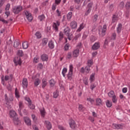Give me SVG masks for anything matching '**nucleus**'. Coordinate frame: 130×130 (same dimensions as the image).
Wrapping results in <instances>:
<instances>
[{"label":"nucleus","instance_id":"nucleus-1","mask_svg":"<svg viewBox=\"0 0 130 130\" xmlns=\"http://www.w3.org/2000/svg\"><path fill=\"white\" fill-rule=\"evenodd\" d=\"M9 114L11 117H12L13 120L15 125H19L21 123V121L19 119L18 117V115L17 113L14 110H11L10 111Z\"/></svg>","mask_w":130,"mask_h":130},{"label":"nucleus","instance_id":"nucleus-2","mask_svg":"<svg viewBox=\"0 0 130 130\" xmlns=\"http://www.w3.org/2000/svg\"><path fill=\"white\" fill-rule=\"evenodd\" d=\"M23 11V6L19 5L17 6H14L12 8V12L15 15H18L19 13H21Z\"/></svg>","mask_w":130,"mask_h":130},{"label":"nucleus","instance_id":"nucleus-3","mask_svg":"<svg viewBox=\"0 0 130 130\" xmlns=\"http://www.w3.org/2000/svg\"><path fill=\"white\" fill-rule=\"evenodd\" d=\"M69 124L70 127L72 129L75 130L78 128V125L77 124V123H76V121H75V120L73 119V118H70L69 120Z\"/></svg>","mask_w":130,"mask_h":130},{"label":"nucleus","instance_id":"nucleus-4","mask_svg":"<svg viewBox=\"0 0 130 130\" xmlns=\"http://www.w3.org/2000/svg\"><path fill=\"white\" fill-rule=\"evenodd\" d=\"M74 70V67L73 65L71 64L70 66V69L68 74H67V78L69 81H72L73 80V72Z\"/></svg>","mask_w":130,"mask_h":130},{"label":"nucleus","instance_id":"nucleus-5","mask_svg":"<svg viewBox=\"0 0 130 130\" xmlns=\"http://www.w3.org/2000/svg\"><path fill=\"white\" fill-rule=\"evenodd\" d=\"M93 2H90L87 4L86 8L87 10L85 13V16H88L90 13H91V11H92V8H93Z\"/></svg>","mask_w":130,"mask_h":130},{"label":"nucleus","instance_id":"nucleus-6","mask_svg":"<svg viewBox=\"0 0 130 130\" xmlns=\"http://www.w3.org/2000/svg\"><path fill=\"white\" fill-rule=\"evenodd\" d=\"M112 126L114 129H123V125L122 124L113 123Z\"/></svg>","mask_w":130,"mask_h":130},{"label":"nucleus","instance_id":"nucleus-7","mask_svg":"<svg viewBox=\"0 0 130 130\" xmlns=\"http://www.w3.org/2000/svg\"><path fill=\"white\" fill-rule=\"evenodd\" d=\"M107 31V25H106V24H104L103 25V28H102V32L100 34V36H101V37H104V36L106 35Z\"/></svg>","mask_w":130,"mask_h":130},{"label":"nucleus","instance_id":"nucleus-8","mask_svg":"<svg viewBox=\"0 0 130 130\" xmlns=\"http://www.w3.org/2000/svg\"><path fill=\"white\" fill-rule=\"evenodd\" d=\"M19 109L18 110V113L20 116H23V115H22V112H21V110H22V109L24 108V105L23 104V102L20 101L19 102Z\"/></svg>","mask_w":130,"mask_h":130},{"label":"nucleus","instance_id":"nucleus-9","mask_svg":"<svg viewBox=\"0 0 130 130\" xmlns=\"http://www.w3.org/2000/svg\"><path fill=\"white\" fill-rule=\"evenodd\" d=\"M5 101H6V104L7 106V107L8 109H11L12 108V106L10 105V100H9V98H8V95L6 94L5 95Z\"/></svg>","mask_w":130,"mask_h":130},{"label":"nucleus","instance_id":"nucleus-10","mask_svg":"<svg viewBox=\"0 0 130 130\" xmlns=\"http://www.w3.org/2000/svg\"><path fill=\"white\" fill-rule=\"evenodd\" d=\"M80 53V49H76L73 51L72 56L77 58L79 56V53Z\"/></svg>","mask_w":130,"mask_h":130},{"label":"nucleus","instance_id":"nucleus-11","mask_svg":"<svg viewBox=\"0 0 130 130\" xmlns=\"http://www.w3.org/2000/svg\"><path fill=\"white\" fill-rule=\"evenodd\" d=\"M99 48H100V42H99L95 43L92 46V50H97Z\"/></svg>","mask_w":130,"mask_h":130},{"label":"nucleus","instance_id":"nucleus-12","mask_svg":"<svg viewBox=\"0 0 130 130\" xmlns=\"http://www.w3.org/2000/svg\"><path fill=\"white\" fill-rule=\"evenodd\" d=\"M60 25V22L59 21H57L56 23L54 22L53 24V28L54 29V30L56 31V32L58 31V26H59Z\"/></svg>","mask_w":130,"mask_h":130},{"label":"nucleus","instance_id":"nucleus-13","mask_svg":"<svg viewBox=\"0 0 130 130\" xmlns=\"http://www.w3.org/2000/svg\"><path fill=\"white\" fill-rule=\"evenodd\" d=\"M23 120H24V122L28 126H30L31 125V119H30L29 117H24L23 118Z\"/></svg>","mask_w":130,"mask_h":130},{"label":"nucleus","instance_id":"nucleus-14","mask_svg":"<svg viewBox=\"0 0 130 130\" xmlns=\"http://www.w3.org/2000/svg\"><path fill=\"white\" fill-rule=\"evenodd\" d=\"M22 87L24 89H26L28 87V80H27V78L23 79Z\"/></svg>","mask_w":130,"mask_h":130},{"label":"nucleus","instance_id":"nucleus-15","mask_svg":"<svg viewBox=\"0 0 130 130\" xmlns=\"http://www.w3.org/2000/svg\"><path fill=\"white\" fill-rule=\"evenodd\" d=\"M77 26H78V23H77V21L75 20L72 21L70 23V27L72 29H76Z\"/></svg>","mask_w":130,"mask_h":130},{"label":"nucleus","instance_id":"nucleus-16","mask_svg":"<svg viewBox=\"0 0 130 130\" xmlns=\"http://www.w3.org/2000/svg\"><path fill=\"white\" fill-rule=\"evenodd\" d=\"M96 105V106H100V105H103V102H102V100L100 98H96L95 99Z\"/></svg>","mask_w":130,"mask_h":130},{"label":"nucleus","instance_id":"nucleus-17","mask_svg":"<svg viewBox=\"0 0 130 130\" xmlns=\"http://www.w3.org/2000/svg\"><path fill=\"white\" fill-rule=\"evenodd\" d=\"M46 86H47V79L46 78H43L42 80V88L44 89Z\"/></svg>","mask_w":130,"mask_h":130},{"label":"nucleus","instance_id":"nucleus-18","mask_svg":"<svg viewBox=\"0 0 130 130\" xmlns=\"http://www.w3.org/2000/svg\"><path fill=\"white\" fill-rule=\"evenodd\" d=\"M41 59L43 61H47L48 60V55L46 54H43L41 55Z\"/></svg>","mask_w":130,"mask_h":130},{"label":"nucleus","instance_id":"nucleus-19","mask_svg":"<svg viewBox=\"0 0 130 130\" xmlns=\"http://www.w3.org/2000/svg\"><path fill=\"white\" fill-rule=\"evenodd\" d=\"M45 123L46 125V127L48 128V130L51 129L52 125H51V123H50L49 121H45Z\"/></svg>","mask_w":130,"mask_h":130},{"label":"nucleus","instance_id":"nucleus-20","mask_svg":"<svg viewBox=\"0 0 130 130\" xmlns=\"http://www.w3.org/2000/svg\"><path fill=\"white\" fill-rule=\"evenodd\" d=\"M48 46L50 49H53L54 48V42L52 40L49 41L48 42Z\"/></svg>","mask_w":130,"mask_h":130},{"label":"nucleus","instance_id":"nucleus-21","mask_svg":"<svg viewBox=\"0 0 130 130\" xmlns=\"http://www.w3.org/2000/svg\"><path fill=\"white\" fill-rule=\"evenodd\" d=\"M20 46V41L19 40H16L14 43V47L16 49H19V46Z\"/></svg>","mask_w":130,"mask_h":130},{"label":"nucleus","instance_id":"nucleus-22","mask_svg":"<svg viewBox=\"0 0 130 130\" xmlns=\"http://www.w3.org/2000/svg\"><path fill=\"white\" fill-rule=\"evenodd\" d=\"M48 43V38H45L42 40V44L43 46H45Z\"/></svg>","mask_w":130,"mask_h":130},{"label":"nucleus","instance_id":"nucleus-23","mask_svg":"<svg viewBox=\"0 0 130 130\" xmlns=\"http://www.w3.org/2000/svg\"><path fill=\"white\" fill-rule=\"evenodd\" d=\"M116 21H118V16L113 14L112 18V23H115Z\"/></svg>","mask_w":130,"mask_h":130},{"label":"nucleus","instance_id":"nucleus-24","mask_svg":"<svg viewBox=\"0 0 130 130\" xmlns=\"http://www.w3.org/2000/svg\"><path fill=\"white\" fill-rule=\"evenodd\" d=\"M70 31H71V29H70V27H69V26H67L64 29V33L67 36L70 35Z\"/></svg>","mask_w":130,"mask_h":130},{"label":"nucleus","instance_id":"nucleus-25","mask_svg":"<svg viewBox=\"0 0 130 130\" xmlns=\"http://www.w3.org/2000/svg\"><path fill=\"white\" fill-rule=\"evenodd\" d=\"M28 47H29V44L28 42L25 41L22 43V47L23 49H27V48H28Z\"/></svg>","mask_w":130,"mask_h":130},{"label":"nucleus","instance_id":"nucleus-26","mask_svg":"<svg viewBox=\"0 0 130 130\" xmlns=\"http://www.w3.org/2000/svg\"><path fill=\"white\" fill-rule=\"evenodd\" d=\"M40 113L42 117L44 118V117H45V115L46 114V112L45 111V109H44V108H43L42 110H40Z\"/></svg>","mask_w":130,"mask_h":130},{"label":"nucleus","instance_id":"nucleus-27","mask_svg":"<svg viewBox=\"0 0 130 130\" xmlns=\"http://www.w3.org/2000/svg\"><path fill=\"white\" fill-rule=\"evenodd\" d=\"M84 28H85V24L82 23L80 25V26L79 28L76 30V32H81V31H82Z\"/></svg>","mask_w":130,"mask_h":130},{"label":"nucleus","instance_id":"nucleus-28","mask_svg":"<svg viewBox=\"0 0 130 130\" xmlns=\"http://www.w3.org/2000/svg\"><path fill=\"white\" fill-rule=\"evenodd\" d=\"M39 84H40V79L39 78H36L34 81L35 87H38Z\"/></svg>","mask_w":130,"mask_h":130},{"label":"nucleus","instance_id":"nucleus-29","mask_svg":"<svg viewBox=\"0 0 130 130\" xmlns=\"http://www.w3.org/2000/svg\"><path fill=\"white\" fill-rule=\"evenodd\" d=\"M95 73H92V74L90 75V83H92L93 82H94V80H95Z\"/></svg>","mask_w":130,"mask_h":130},{"label":"nucleus","instance_id":"nucleus-30","mask_svg":"<svg viewBox=\"0 0 130 130\" xmlns=\"http://www.w3.org/2000/svg\"><path fill=\"white\" fill-rule=\"evenodd\" d=\"M63 39V33L62 32L60 31L59 34V40L58 42H61V40Z\"/></svg>","mask_w":130,"mask_h":130},{"label":"nucleus","instance_id":"nucleus-31","mask_svg":"<svg viewBox=\"0 0 130 130\" xmlns=\"http://www.w3.org/2000/svg\"><path fill=\"white\" fill-rule=\"evenodd\" d=\"M122 27V24H121V23H120L118 24V27H117V32L118 34H119V33L121 32Z\"/></svg>","mask_w":130,"mask_h":130},{"label":"nucleus","instance_id":"nucleus-32","mask_svg":"<svg viewBox=\"0 0 130 130\" xmlns=\"http://www.w3.org/2000/svg\"><path fill=\"white\" fill-rule=\"evenodd\" d=\"M15 96L17 98V99H19V98H20V93L19 92V90H18L17 88L15 89Z\"/></svg>","mask_w":130,"mask_h":130},{"label":"nucleus","instance_id":"nucleus-33","mask_svg":"<svg viewBox=\"0 0 130 130\" xmlns=\"http://www.w3.org/2000/svg\"><path fill=\"white\" fill-rule=\"evenodd\" d=\"M49 83L51 87H54V85H55V81H54V79H52L50 80Z\"/></svg>","mask_w":130,"mask_h":130},{"label":"nucleus","instance_id":"nucleus-34","mask_svg":"<svg viewBox=\"0 0 130 130\" xmlns=\"http://www.w3.org/2000/svg\"><path fill=\"white\" fill-rule=\"evenodd\" d=\"M38 19L40 20L41 22H42V21H44V20H45V15H44V14H42L39 16Z\"/></svg>","mask_w":130,"mask_h":130},{"label":"nucleus","instance_id":"nucleus-35","mask_svg":"<svg viewBox=\"0 0 130 130\" xmlns=\"http://www.w3.org/2000/svg\"><path fill=\"white\" fill-rule=\"evenodd\" d=\"M9 79H11V80H13V75L11 74L10 76L8 75H6L5 76V81H9Z\"/></svg>","mask_w":130,"mask_h":130},{"label":"nucleus","instance_id":"nucleus-36","mask_svg":"<svg viewBox=\"0 0 130 130\" xmlns=\"http://www.w3.org/2000/svg\"><path fill=\"white\" fill-rule=\"evenodd\" d=\"M72 17H73V12H70L67 14V20L68 21H71Z\"/></svg>","mask_w":130,"mask_h":130},{"label":"nucleus","instance_id":"nucleus-37","mask_svg":"<svg viewBox=\"0 0 130 130\" xmlns=\"http://www.w3.org/2000/svg\"><path fill=\"white\" fill-rule=\"evenodd\" d=\"M90 68H91V66H88V65L86 66V67L85 68V71L86 74H89V73L90 72V71H91V69H90Z\"/></svg>","mask_w":130,"mask_h":130},{"label":"nucleus","instance_id":"nucleus-38","mask_svg":"<svg viewBox=\"0 0 130 130\" xmlns=\"http://www.w3.org/2000/svg\"><path fill=\"white\" fill-rule=\"evenodd\" d=\"M35 35L37 39H40L42 36H41V33L40 31H37L35 34Z\"/></svg>","mask_w":130,"mask_h":130},{"label":"nucleus","instance_id":"nucleus-39","mask_svg":"<svg viewBox=\"0 0 130 130\" xmlns=\"http://www.w3.org/2000/svg\"><path fill=\"white\" fill-rule=\"evenodd\" d=\"M67 72H68V69H67L66 68H64L62 71V75H63V77L64 78L66 77V74H67Z\"/></svg>","mask_w":130,"mask_h":130},{"label":"nucleus","instance_id":"nucleus-40","mask_svg":"<svg viewBox=\"0 0 130 130\" xmlns=\"http://www.w3.org/2000/svg\"><path fill=\"white\" fill-rule=\"evenodd\" d=\"M106 104L107 107L110 108L111 106H112V103L109 100H107Z\"/></svg>","mask_w":130,"mask_h":130},{"label":"nucleus","instance_id":"nucleus-41","mask_svg":"<svg viewBox=\"0 0 130 130\" xmlns=\"http://www.w3.org/2000/svg\"><path fill=\"white\" fill-rule=\"evenodd\" d=\"M115 95L114 94V91L113 90H111L109 93H108V96L109 97H110L111 98L113 97Z\"/></svg>","mask_w":130,"mask_h":130},{"label":"nucleus","instance_id":"nucleus-42","mask_svg":"<svg viewBox=\"0 0 130 130\" xmlns=\"http://www.w3.org/2000/svg\"><path fill=\"white\" fill-rule=\"evenodd\" d=\"M14 63L15 64V67H17V66H18V64H19V66H21L22 65V62L21 61V60H19L17 61H16V60H14Z\"/></svg>","mask_w":130,"mask_h":130},{"label":"nucleus","instance_id":"nucleus-43","mask_svg":"<svg viewBox=\"0 0 130 130\" xmlns=\"http://www.w3.org/2000/svg\"><path fill=\"white\" fill-rule=\"evenodd\" d=\"M93 64V59H89L87 61V66L89 67H92Z\"/></svg>","mask_w":130,"mask_h":130},{"label":"nucleus","instance_id":"nucleus-44","mask_svg":"<svg viewBox=\"0 0 130 130\" xmlns=\"http://www.w3.org/2000/svg\"><path fill=\"white\" fill-rule=\"evenodd\" d=\"M113 103H116L117 102V99H116V95H114L112 97Z\"/></svg>","mask_w":130,"mask_h":130},{"label":"nucleus","instance_id":"nucleus-45","mask_svg":"<svg viewBox=\"0 0 130 130\" xmlns=\"http://www.w3.org/2000/svg\"><path fill=\"white\" fill-rule=\"evenodd\" d=\"M53 97L54 98H57V97H58V91L56 90L55 91H54L53 92Z\"/></svg>","mask_w":130,"mask_h":130},{"label":"nucleus","instance_id":"nucleus-46","mask_svg":"<svg viewBox=\"0 0 130 130\" xmlns=\"http://www.w3.org/2000/svg\"><path fill=\"white\" fill-rule=\"evenodd\" d=\"M69 48H70V44H66L64 47V50L65 51H68V50H69Z\"/></svg>","mask_w":130,"mask_h":130},{"label":"nucleus","instance_id":"nucleus-47","mask_svg":"<svg viewBox=\"0 0 130 130\" xmlns=\"http://www.w3.org/2000/svg\"><path fill=\"white\" fill-rule=\"evenodd\" d=\"M83 83L86 85V86H88V78L85 77L83 78Z\"/></svg>","mask_w":130,"mask_h":130},{"label":"nucleus","instance_id":"nucleus-48","mask_svg":"<svg viewBox=\"0 0 130 130\" xmlns=\"http://www.w3.org/2000/svg\"><path fill=\"white\" fill-rule=\"evenodd\" d=\"M28 107L30 108V109H35V105L34 104H32V103H30V104H28Z\"/></svg>","mask_w":130,"mask_h":130},{"label":"nucleus","instance_id":"nucleus-49","mask_svg":"<svg viewBox=\"0 0 130 130\" xmlns=\"http://www.w3.org/2000/svg\"><path fill=\"white\" fill-rule=\"evenodd\" d=\"M17 54L19 56H23L24 55V53L23 52V51L19 50Z\"/></svg>","mask_w":130,"mask_h":130},{"label":"nucleus","instance_id":"nucleus-50","mask_svg":"<svg viewBox=\"0 0 130 130\" xmlns=\"http://www.w3.org/2000/svg\"><path fill=\"white\" fill-rule=\"evenodd\" d=\"M72 55V52H68L67 54V58H68V59H71V58L73 57V56Z\"/></svg>","mask_w":130,"mask_h":130},{"label":"nucleus","instance_id":"nucleus-51","mask_svg":"<svg viewBox=\"0 0 130 130\" xmlns=\"http://www.w3.org/2000/svg\"><path fill=\"white\" fill-rule=\"evenodd\" d=\"M26 18L27 19V20L29 22H31V21H32V20H33V17H32V14H30V15H28V16H27Z\"/></svg>","mask_w":130,"mask_h":130},{"label":"nucleus","instance_id":"nucleus-52","mask_svg":"<svg viewBox=\"0 0 130 130\" xmlns=\"http://www.w3.org/2000/svg\"><path fill=\"white\" fill-rule=\"evenodd\" d=\"M87 101H89V102H90L91 104H93V103L95 102V100H94V99L87 98Z\"/></svg>","mask_w":130,"mask_h":130},{"label":"nucleus","instance_id":"nucleus-53","mask_svg":"<svg viewBox=\"0 0 130 130\" xmlns=\"http://www.w3.org/2000/svg\"><path fill=\"white\" fill-rule=\"evenodd\" d=\"M98 19V15L95 14L93 16V22H97V20Z\"/></svg>","mask_w":130,"mask_h":130},{"label":"nucleus","instance_id":"nucleus-54","mask_svg":"<svg viewBox=\"0 0 130 130\" xmlns=\"http://www.w3.org/2000/svg\"><path fill=\"white\" fill-rule=\"evenodd\" d=\"M114 7V6L113 5V4H111L110 5L109 9L111 12H113V11L114 10V8H113Z\"/></svg>","mask_w":130,"mask_h":130},{"label":"nucleus","instance_id":"nucleus-55","mask_svg":"<svg viewBox=\"0 0 130 130\" xmlns=\"http://www.w3.org/2000/svg\"><path fill=\"white\" fill-rule=\"evenodd\" d=\"M25 100L28 102V104H30L32 103V101H31V99H29V98H25Z\"/></svg>","mask_w":130,"mask_h":130},{"label":"nucleus","instance_id":"nucleus-56","mask_svg":"<svg viewBox=\"0 0 130 130\" xmlns=\"http://www.w3.org/2000/svg\"><path fill=\"white\" fill-rule=\"evenodd\" d=\"M125 8L126 10H129L130 8V3L129 2H127L125 4Z\"/></svg>","mask_w":130,"mask_h":130},{"label":"nucleus","instance_id":"nucleus-57","mask_svg":"<svg viewBox=\"0 0 130 130\" xmlns=\"http://www.w3.org/2000/svg\"><path fill=\"white\" fill-rule=\"evenodd\" d=\"M81 37V34H77L75 36V38H74V40H78V38Z\"/></svg>","mask_w":130,"mask_h":130},{"label":"nucleus","instance_id":"nucleus-58","mask_svg":"<svg viewBox=\"0 0 130 130\" xmlns=\"http://www.w3.org/2000/svg\"><path fill=\"white\" fill-rule=\"evenodd\" d=\"M38 68L40 69V70H42V69H43V64H42V63H39L38 65Z\"/></svg>","mask_w":130,"mask_h":130},{"label":"nucleus","instance_id":"nucleus-59","mask_svg":"<svg viewBox=\"0 0 130 130\" xmlns=\"http://www.w3.org/2000/svg\"><path fill=\"white\" fill-rule=\"evenodd\" d=\"M119 7L121 9H123V7H124V2H121L119 4Z\"/></svg>","mask_w":130,"mask_h":130},{"label":"nucleus","instance_id":"nucleus-60","mask_svg":"<svg viewBox=\"0 0 130 130\" xmlns=\"http://www.w3.org/2000/svg\"><path fill=\"white\" fill-rule=\"evenodd\" d=\"M58 128H59V129L60 130H67V129H66V128H64L63 126H61L60 125H59L58 126Z\"/></svg>","mask_w":130,"mask_h":130},{"label":"nucleus","instance_id":"nucleus-61","mask_svg":"<svg viewBox=\"0 0 130 130\" xmlns=\"http://www.w3.org/2000/svg\"><path fill=\"white\" fill-rule=\"evenodd\" d=\"M95 88H96V85L93 84L90 85V89L92 91H93Z\"/></svg>","mask_w":130,"mask_h":130},{"label":"nucleus","instance_id":"nucleus-62","mask_svg":"<svg viewBox=\"0 0 130 130\" xmlns=\"http://www.w3.org/2000/svg\"><path fill=\"white\" fill-rule=\"evenodd\" d=\"M56 4H53L52 6V10L54 11L56 9Z\"/></svg>","mask_w":130,"mask_h":130},{"label":"nucleus","instance_id":"nucleus-63","mask_svg":"<svg viewBox=\"0 0 130 130\" xmlns=\"http://www.w3.org/2000/svg\"><path fill=\"white\" fill-rule=\"evenodd\" d=\"M5 0H0V8H2V6L5 4Z\"/></svg>","mask_w":130,"mask_h":130},{"label":"nucleus","instance_id":"nucleus-64","mask_svg":"<svg viewBox=\"0 0 130 130\" xmlns=\"http://www.w3.org/2000/svg\"><path fill=\"white\" fill-rule=\"evenodd\" d=\"M61 2V0H55V5H59V4H60V2Z\"/></svg>","mask_w":130,"mask_h":130}]
</instances>
